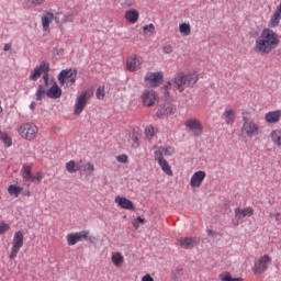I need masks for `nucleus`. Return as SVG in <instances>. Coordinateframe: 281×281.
<instances>
[{"instance_id": "obj_1", "label": "nucleus", "mask_w": 281, "mask_h": 281, "mask_svg": "<svg viewBox=\"0 0 281 281\" xmlns=\"http://www.w3.org/2000/svg\"><path fill=\"white\" fill-rule=\"evenodd\" d=\"M280 21L281 14L274 11L269 21L268 29H263L260 36L256 40L254 47L256 54L267 56V54H271L273 49H278V45H280V36L271 29L278 27Z\"/></svg>"}, {"instance_id": "obj_2", "label": "nucleus", "mask_w": 281, "mask_h": 281, "mask_svg": "<svg viewBox=\"0 0 281 281\" xmlns=\"http://www.w3.org/2000/svg\"><path fill=\"white\" fill-rule=\"evenodd\" d=\"M195 82H199V75H196V72H191L188 75L179 72L173 76L171 81H168V83L165 86V89H170V87L173 85L180 93H183L186 89L194 87Z\"/></svg>"}, {"instance_id": "obj_3", "label": "nucleus", "mask_w": 281, "mask_h": 281, "mask_svg": "<svg viewBox=\"0 0 281 281\" xmlns=\"http://www.w3.org/2000/svg\"><path fill=\"white\" fill-rule=\"evenodd\" d=\"M45 95L50 100H58L63 95V89L56 81H53V86L48 90L45 89V86L40 85L35 93L37 102H41Z\"/></svg>"}, {"instance_id": "obj_4", "label": "nucleus", "mask_w": 281, "mask_h": 281, "mask_svg": "<svg viewBox=\"0 0 281 281\" xmlns=\"http://www.w3.org/2000/svg\"><path fill=\"white\" fill-rule=\"evenodd\" d=\"M18 133L23 139L32 142V139H36V135H38V127L34 123H23L19 127Z\"/></svg>"}, {"instance_id": "obj_5", "label": "nucleus", "mask_w": 281, "mask_h": 281, "mask_svg": "<svg viewBox=\"0 0 281 281\" xmlns=\"http://www.w3.org/2000/svg\"><path fill=\"white\" fill-rule=\"evenodd\" d=\"M91 95H93V92L86 90L77 97V101L75 104V115H80L82 111H85V106H87V103L89 102V100H91Z\"/></svg>"}, {"instance_id": "obj_6", "label": "nucleus", "mask_w": 281, "mask_h": 281, "mask_svg": "<svg viewBox=\"0 0 281 281\" xmlns=\"http://www.w3.org/2000/svg\"><path fill=\"white\" fill-rule=\"evenodd\" d=\"M241 133L248 137H256L260 133V127L256 122L244 116V124L241 126Z\"/></svg>"}, {"instance_id": "obj_7", "label": "nucleus", "mask_w": 281, "mask_h": 281, "mask_svg": "<svg viewBox=\"0 0 281 281\" xmlns=\"http://www.w3.org/2000/svg\"><path fill=\"white\" fill-rule=\"evenodd\" d=\"M269 265H271V257H269V255H263L255 263L252 269L255 276H262V273L269 269Z\"/></svg>"}, {"instance_id": "obj_8", "label": "nucleus", "mask_w": 281, "mask_h": 281, "mask_svg": "<svg viewBox=\"0 0 281 281\" xmlns=\"http://www.w3.org/2000/svg\"><path fill=\"white\" fill-rule=\"evenodd\" d=\"M144 106H155L159 102V95L154 90H145L142 94Z\"/></svg>"}, {"instance_id": "obj_9", "label": "nucleus", "mask_w": 281, "mask_h": 281, "mask_svg": "<svg viewBox=\"0 0 281 281\" xmlns=\"http://www.w3.org/2000/svg\"><path fill=\"white\" fill-rule=\"evenodd\" d=\"M12 245L10 258H16V254H19L21 247H23V233L21 231L14 234Z\"/></svg>"}, {"instance_id": "obj_10", "label": "nucleus", "mask_w": 281, "mask_h": 281, "mask_svg": "<svg viewBox=\"0 0 281 281\" xmlns=\"http://www.w3.org/2000/svg\"><path fill=\"white\" fill-rule=\"evenodd\" d=\"M177 113V106L166 101L164 105L156 112V116L161 119L165 115H175Z\"/></svg>"}, {"instance_id": "obj_11", "label": "nucleus", "mask_w": 281, "mask_h": 281, "mask_svg": "<svg viewBox=\"0 0 281 281\" xmlns=\"http://www.w3.org/2000/svg\"><path fill=\"white\" fill-rule=\"evenodd\" d=\"M184 126L190 128L195 137H201V135H203V125H201V122L196 120L186 121Z\"/></svg>"}, {"instance_id": "obj_12", "label": "nucleus", "mask_w": 281, "mask_h": 281, "mask_svg": "<svg viewBox=\"0 0 281 281\" xmlns=\"http://www.w3.org/2000/svg\"><path fill=\"white\" fill-rule=\"evenodd\" d=\"M145 81L149 82L150 87H159L164 82V74L161 72H147Z\"/></svg>"}, {"instance_id": "obj_13", "label": "nucleus", "mask_w": 281, "mask_h": 281, "mask_svg": "<svg viewBox=\"0 0 281 281\" xmlns=\"http://www.w3.org/2000/svg\"><path fill=\"white\" fill-rule=\"evenodd\" d=\"M115 203L122 207V210H130L132 212H135V204H133V201L124 198V196H115Z\"/></svg>"}, {"instance_id": "obj_14", "label": "nucleus", "mask_w": 281, "mask_h": 281, "mask_svg": "<svg viewBox=\"0 0 281 281\" xmlns=\"http://www.w3.org/2000/svg\"><path fill=\"white\" fill-rule=\"evenodd\" d=\"M205 181V171H196L190 180L191 188H201V183Z\"/></svg>"}, {"instance_id": "obj_15", "label": "nucleus", "mask_w": 281, "mask_h": 281, "mask_svg": "<svg viewBox=\"0 0 281 281\" xmlns=\"http://www.w3.org/2000/svg\"><path fill=\"white\" fill-rule=\"evenodd\" d=\"M89 232H80V233H75V234H69L67 236V243L70 246L76 245V243H80L83 238H88Z\"/></svg>"}, {"instance_id": "obj_16", "label": "nucleus", "mask_w": 281, "mask_h": 281, "mask_svg": "<svg viewBox=\"0 0 281 281\" xmlns=\"http://www.w3.org/2000/svg\"><path fill=\"white\" fill-rule=\"evenodd\" d=\"M247 216H254V209L252 207H246V209L237 207V209H235V218H237V221H243V218H245Z\"/></svg>"}, {"instance_id": "obj_17", "label": "nucleus", "mask_w": 281, "mask_h": 281, "mask_svg": "<svg viewBox=\"0 0 281 281\" xmlns=\"http://www.w3.org/2000/svg\"><path fill=\"white\" fill-rule=\"evenodd\" d=\"M180 246L183 249H192L194 245H199V238L196 237H184L179 239Z\"/></svg>"}, {"instance_id": "obj_18", "label": "nucleus", "mask_w": 281, "mask_h": 281, "mask_svg": "<svg viewBox=\"0 0 281 281\" xmlns=\"http://www.w3.org/2000/svg\"><path fill=\"white\" fill-rule=\"evenodd\" d=\"M74 75V70L71 68L61 70L58 76L57 80L60 85V87H64V85L67 82V80Z\"/></svg>"}, {"instance_id": "obj_19", "label": "nucleus", "mask_w": 281, "mask_h": 281, "mask_svg": "<svg viewBox=\"0 0 281 281\" xmlns=\"http://www.w3.org/2000/svg\"><path fill=\"white\" fill-rule=\"evenodd\" d=\"M280 117H281L280 110L271 111L266 114V122H268V124H278V122H280Z\"/></svg>"}, {"instance_id": "obj_20", "label": "nucleus", "mask_w": 281, "mask_h": 281, "mask_svg": "<svg viewBox=\"0 0 281 281\" xmlns=\"http://www.w3.org/2000/svg\"><path fill=\"white\" fill-rule=\"evenodd\" d=\"M54 21V13L52 12H46L44 16H42V27L43 32H47L49 30V23Z\"/></svg>"}, {"instance_id": "obj_21", "label": "nucleus", "mask_w": 281, "mask_h": 281, "mask_svg": "<svg viewBox=\"0 0 281 281\" xmlns=\"http://www.w3.org/2000/svg\"><path fill=\"white\" fill-rule=\"evenodd\" d=\"M125 19L128 21V23H137V21H139V12H137V10L126 11Z\"/></svg>"}, {"instance_id": "obj_22", "label": "nucleus", "mask_w": 281, "mask_h": 281, "mask_svg": "<svg viewBox=\"0 0 281 281\" xmlns=\"http://www.w3.org/2000/svg\"><path fill=\"white\" fill-rule=\"evenodd\" d=\"M45 0H24L23 8L24 10H30L32 8H36L37 5H43Z\"/></svg>"}, {"instance_id": "obj_23", "label": "nucleus", "mask_w": 281, "mask_h": 281, "mask_svg": "<svg viewBox=\"0 0 281 281\" xmlns=\"http://www.w3.org/2000/svg\"><path fill=\"white\" fill-rule=\"evenodd\" d=\"M128 71H137V67H139V60L137 57H130L126 61Z\"/></svg>"}, {"instance_id": "obj_24", "label": "nucleus", "mask_w": 281, "mask_h": 281, "mask_svg": "<svg viewBox=\"0 0 281 281\" xmlns=\"http://www.w3.org/2000/svg\"><path fill=\"white\" fill-rule=\"evenodd\" d=\"M158 165L160 166L162 172H165L168 177H172V169L170 168V164H168V160L160 159V161H158Z\"/></svg>"}, {"instance_id": "obj_25", "label": "nucleus", "mask_w": 281, "mask_h": 281, "mask_svg": "<svg viewBox=\"0 0 281 281\" xmlns=\"http://www.w3.org/2000/svg\"><path fill=\"white\" fill-rule=\"evenodd\" d=\"M222 117H225L226 124H233V123H234V119H235L236 116L234 115V110H226V111L223 113Z\"/></svg>"}, {"instance_id": "obj_26", "label": "nucleus", "mask_w": 281, "mask_h": 281, "mask_svg": "<svg viewBox=\"0 0 281 281\" xmlns=\"http://www.w3.org/2000/svg\"><path fill=\"white\" fill-rule=\"evenodd\" d=\"M22 177L25 181H32V167L25 165L22 169Z\"/></svg>"}, {"instance_id": "obj_27", "label": "nucleus", "mask_w": 281, "mask_h": 281, "mask_svg": "<svg viewBox=\"0 0 281 281\" xmlns=\"http://www.w3.org/2000/svg\"><path fill=\"white\" fill-rule=\"evenodd\" d=\"M112 262L115 267H122V263L124 262V257L120 252H115L112 256Z\"/></svg>"}, {"instance_id": "obj_28", "label": "nucleus", "mask_w": 281, "mask_h": 281, "mask_svg": "<svg viewBox=\"0 0 281 281\" xmlns=\"http://www.w3.org/2000/svg\"><path fill=\"white\" fill-rule=\"evenodd\" d=\"M22 190L23 189L21 187L16 186V184H11L8 188L9 194L14 195V196H19L21 194Z\"/></svg>"}, {"instance_id": "obj_29", "label": "nucleus", "mask_w": 281, "mask_h": 281, "mask_svg": "<svg viewBox=\"0 0 281 281\" xmlns=\"http://www.w3.org/2000/svg\"><path fill=\"white\" fill-rule=\"evenodd\" d=\"M272 142L277 144V146H281V130L273 131L271 133Z\"/></svg>"}, {"instance_id": "obj_30", "label": "nucleus", "mask_w": 281, "mask_h": 281, "mask_svg": "<svg viewBox=\"0 0 281 281\" xmlns=\"http://www.w3.org/2000/svg\"><path fill=\"white\" fill-rule=\"evenodd\" d=\"M220 280L222 281H243V278H232V273L224 272L220 274Z\"/></svg>"}, {"instance_id": "obj_31", "label": "nucleus", "mask_w": 281, "mask_h": 281, "mask_svg": "<svg viewBox=\"0 0 281 281\" xmlns=\"http://www.w3.org/2000/svg\"><path fill=\"white\" fill-rule=\"evenodd\" d=\"M179 30H180V34H184V36H190L191 34L190 24L188 23L180 24Z\"/></svg>"}, {"instance_id": "obj_32", "label": "nucleus", "mask_w": 281, "mask_h": 281, "mask_svg": "<svg viewBox=\"0 0 281 281\" xmlns=\"http://www.w3.org/2000/svg\"><path fill=\"white\" fill-rule=\"evenodd\" d=\"M0 139L7 146H12V138L8 135V133L0 132Z\"/></svg>"}, {"instance_id": "obj_33", "label": "nucleus", "mask_w": 281, "mask_h": 281, "mask_svg": "<svg viewBox=\"0 0 281 281\" xmlns=\"http://www.w3.org/2000/svg\"><path fill=\"white\" fill-rule=\"evenodd\" d=\"M42 76L41 70L36 67L33 72L30 75L29 80H32L33 82H36Z\"/></svg>"}, {"instance_id": "obj_34", "label": "nucleus", "mask_w": 281, "mask_h": 281, "mask_svg": "<svg viewBox=\"0 0 281 281\" xmlns=\"http://www.w3.org/2000/svg\"><path fill=\"white\" fill-rule=\"evenodd\" d=\"M66 170L67 172H70V175H74V172H78V169H76V161L70 160L66 164Z\"/></svg>"}, {"instance_id": "obj_35", "label": "nucleus", "mask_w": 281, "mask_h": 281, "mask_svg": "<svg viewBox=\"0 0 281 281\" xmlns=\"http://www.w3.org/2000/svg\"><path fill=\"white\" fill-rule=\"evenodd\" d=\"M37 68L41 74H49V64L48 63L42 61Z\"/></svg>"}, {"instance_id": "obj_36", "label": "nucleus", "mask_w": 281, "mask_h": 281, "mask_svg": "<svg viewBox=\"0 0 281 281\" xmlns=\"http://www.w3.org/2000/svg\"><path fill=\"white\" fill-rule=\"evenodd\" d=\"M143 33L146 34H155V24H148L143 27Z\"/></svg>"}, {"instance_id": "obj_37", "label": "nucleus", "mask_w": 281, "mask_h": 281, "mask_svg": "<svg viewBox=\"0 0 281 281\" xmlns=\"http://www.w3.org/2000/svg\"><path fill=\"white\" fill-rule=\"evenodd\" d=\"M131 139H132V142H134L133 147L134 148H139V135L137 133L133 132L131 134Z\"/></svg>"}, {"instance_id": "obj_38", "label": "nucleus", "mask_w": 281, "mask_h": 281, "mask_svg": "<svg viewBox=\"0 0 281 281\" xmlns=\"http://www.w3.org/2000/svg\"><path fill=\"white\" fill-rule=\"evenodd\" d=\"M76 78H78V70L74 69V72L70 77H68V79H66L67 85H74L76 82Z\"/></svg>"}, {"instance_id": "obj_39", "label": "nucleus", "mask_w": 281, "mask_h": 281, "mask_svg": "<svg viewBox=\"0 0 281 281\" xmlns=\"http://www.w3.org/2000/svg\"><path fill=\"white\" fill-rule=\"evenodd\" d=\"M155 159L160 161L164 158V147L158 148V150L155 151Z\"/></svg>"}, {"instance_id": "obj_40", "label": "nucleus", "mask_w": 281, "mask_h": 281, "mask_svg": "<svg viewBox=\"0 0 281 281\" xmlns=\"http://www.w3.org/2000/svg\"><path fill=\"white\" fill-rule=\"evenodd\" d=\"M95 95H97L98 100H104V88L103 87H99L97 89Z\"/></svg>"}, {"instance_id": "obj_41", "label": "nucleus", "mask_w": 281, "mask_h": 281, "mask_svg": "<svg viewBox=\"0 0 281 281\" xmlns=\"http://www.w3.org/2000/svg\"><path fill=\"white\" fill-rule=\"evenodd\" d=\"M5 232H10V224L0 223V236L5 234Z\"/></svg>"}, {"instance_id": "obj_42", "label": "nucleus", "mask_w": 281, "mask_h": 281, "mask_svg": "<svg viewBox=\"0 0 281 281\" xmlns=\"http://www.w3.org/2000/svg\"><path fill=\"white\" fill-rule=\"evenodd\" d=\"M43 80L44 85H42V87H44V89H47L49 87V72L43 75Z\"/></svg>"}, {"instance_id": "obj_43", "label": "nucleus", "mask_w": 281, "mask_h": 281, "mask_svg": "<svg viewBox=\"0 0 281 281\" xmlns=\"http://www.w3.org/2000/svg\"><path fill=\"white\" fill-rule=\"evenodd\" d=\"M116 160L120 164H126L128 161V156H126L125 154H122L120 156L116 157Z\"/></svg>"}, {"instance_id": "obj_44", "label": "nucleus", "mask_w": 281, "mask_h": 281, "mask_svg": "<svg viewBox=\"0 0 281 281\" xmlns=\"http://www.w3.org/2000/svg\"><path fill=\"white\" fill-rule=\"evenodd\" d=\"M87 170H88L89 172H94V171H95V167L93 166V164L88 162V164L85 166V168H83V172H87Z\"/></svg>"}, {"instance_id": "obj_45", "label": "nucleus", "mask_w": 281, "mask_h": 281, "mask_svg": "<svg viewBox=\"0 0 281 281\" xmlns=\"http://www.w3.org/2000/svg\"><path fill=\"white\" fill-rule=\"evenodd\" d=\"M162 52H164V54H172V45L166 44V45L162 47Z\"/></svg>"}, {"instance_id": "obj_46", "label": "nucleus", "mask_w": 281, "mask_h": 281, "mask_svg": "<svg viewBox=\"0 0 281 281\" xmlns=\"http://www.w3.org/2000/svg\"><path fill=\"white\" fill-rule=\"evenodd\" d=\"M145 133H146L147 137H154L155 136V128L154 127H147L145 130Z\"/></svg>"}, {"instance_id": "obj_47", "label": "nucleus", "mask_w": 281, "mask_h": 281, "mask_svg": "<svg viewBox=\"0 0 281 281\" xmlns=\"http://www.w3.org/2000/svg\"><path fill=\"white\" fill-rule=\"evenodd\" d=\"M63 21L64 23H74V14L65 15Z\"/></svg>"}, {"instance_id": "obj_48", "label": "nucleus", "mask_w": 281, "mask_h": 281, "mask_svg": "<svg viewBox=\"0 0 281 281\" xmlns=\"http://www.w3.org/2000/svg\"><path fill=\"white\" fill-rule=\"evenodd\" d=\"M41 179H43V173L37 172L35 176L31 177V181H41Z\"/></svg>"}, {"instance_id": "obj_49", "label": "nucleus", "mask_w": 281, "mask_h": 281, "mask_svg": "<svg viewBox=\"0 0 281 281\" xmlns=\"http://www.w3.org/2000/svg\"><path fill=\"white\" fill-rule=\"evenodd\" d=\"M164 155L167 157L172 156V148L171 147H164Z\"/></svg>"}, {"instance_id": "obj_50", "label": "nucleus", "mask_w": 281, "mask_h": 281, "mask_svg": "<svg viewBox=\"0 0 281 281\" xmlns=\"http://www.w3.org/2000/svg\"><path fill=\"white\" fill-rule=\"evenodd\" d=\"M75 170H77V172L80 171V170H85V166L80 162H77L76 167H75Z\"/></svg>"}, {"instance_id": "obj_51", "label": "nucleus", "mask_w": 281, "mask_h": 281, "mask_svg": "<svg viewBox=\"0 0 281 281\" xmlns=\"http://www.w3.org/2000/svg\"><path fill=\"white\" fill-rule=\"evenodd\" d=\"M10 49H12V46L10 44H5L3 47L4 52H10Z\"/></svg>"}, {"instance_id": "obj_52", "label": "nucleus", "mask_w": 281, "mask_h": 281, "mask_svg": "<svg viewBox=\"0 0 281 281\" xmlns=\"http://www.w3.org/2000/svg\"><path fill=\"white\" fill-rule=\"evenodd\" d=\"M274 218H276V221H278V222L281 223V213H277V214L274 215Z\"/></svg>"}, {"instance_id": "obj_53", "label": "nucleus", "mask_w": 281, "mask_h": 281, "mask_svg": "<svg viewBox=\"0 0 281 281\" xmlns=\"http://www.w3.org/2000/svg\"><path fill=\"white\" fill-rule=\"evenodd\" d=\"M133 227H135V229H137L139 227V222L134 220Z\"/></svg>"}, {"instance_id": "obj_54", "label": "nucleus", "mask_w": 281, "mask_h": 281, "mask_svg": "<svg viewBox=\"0 0 281 281\" xmlns=\"http://www.w3.org/2000/svg\"><path fill=\"white\" fill-rule=\"evenodd\" d=\"M30 109L32 110V111H34V109H36V102H32L31 104H30Z\"/></svg>"}, {"instance_id": "obj_55", "label": "nucleus", "mask_w": 281, "mask_h": 281, "mask_svg": "<svg viewBox=\"0 0 281 281\" xmlns=\"http://www.w3.org/2000/svg\"><path fill=\"white\" fill-rule=\"evenodd\" d=\"M132 5H133V3L128 2V1L124 2V8H131Z\"/></svg>"}, {"instance_id": "obj_56", "label": "nucleus", "mask_w": 281, "mask_h": 281, "mask_svg": "<svg viewBox=\"0 0 281 281\" xmlns=\"http://www.w3.org/2000/svg\"><path fill=\"white\" fill-rule=\"evenodd\" d=\"M135 221L138 223H146V220L142 218L140 216H138Z\"/></svg>"}, {"instance_id": "obj_57", "label": "nucleus", "mask_w": 281, "mask_h": 281, "mask_svg": "<svg viewBox=\"0 0 281 281\" xmlns=\"http://www.w3.org/2000/svg\"><path fill=\"white\" fill-rule=\"evenodd\" d=\"M207 236H214V231L209 229V231H207Z\"/></svg>"}, {"instance_id": "obj_58", "label": "nucleus", "mask_w": 281, "mask_h": 281, "mask_svg": "<svg viewBox=\"0 0 281 281\" xmlns=\"http://www.w3.org/2000/svg\"><path fill=\"white\" fill-rule=\"evenodd\" d=\"M165 98H166V99L170 98V92L166 91V92H165Z\"/></svg>"}, {"instance_id": "obj_59", "label": "nucleus", "mask_w": 281, "mask_h": 281, "mask_svg": "<svg viewBox=\"0 0 281 281\" xmlns=\"http://www.w3.org/2000/svg\"><path fill=\"white\" fill-rule=\"evenodd\" d=\"M24 196H31L30 191H25V192H24Z\"/></svg>"}, {"instance_id": "obj_60", "label": "nucleus", "mask_w": 281, "mask_h": 281, "mask_svg": "<svg viewBox=\"0 0 281 281\" xmlns=\"http://www.w3.org/2000/svg\"><path fill=\"white\" fill-rule=\"evenodd\" d=\"M176 271H177L178 273H180L182 270H181V269H177Z\"/></svg>"}]
</instances>
